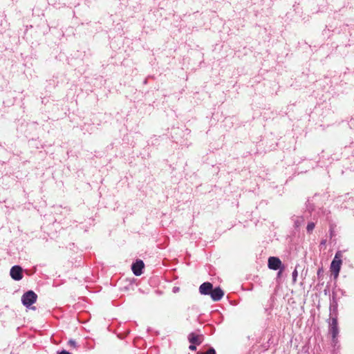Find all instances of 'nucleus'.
Listing matches in <instances>:
<instances>
[{
    "label": "nucleus",
    "instance_id": "f257e3e1",
    "mask_svg": "<svg viewBox=\"0 0 354 354\" xmlns=\"http://www.w3.org/2000/svg\"><path fill=\"white\" fill-rule=\"evenodd\" d=\"M342 254L341 252L338 251L336 252L333 260L330 263V271L332 274H333L334 278L336 279L338 276L341 269V265L342 263V261L341 259Z\"/></svg>",
    "mask_w": 354,
    "mask_h": 354
},
{
    "label": "nucleus",
    "instance_id": "f03ea898",
    "mask_svg": "<svg viewBox=\"0 0 354 354\" xmlns=\"http://www.w3.org/2000/svg\"><path fill=\"white\" fill-rule=\"evenodd\" d=\"M329 332L332 336V344L335 346L338 343L339 328L337 317H332L329 322Z\"/></svg>",
    "mask_w": 354,
    "mask_h": 354
},
{
    "label": "nucleus",
    "instance_id": "7ed1b4c3",
    "mask_svg": "<svg viewBox=\"0 0 354 354\" xmlns=\"http://www.w3.org/2000/svg\"><path fill=\"white\" fill-rule=\"evenodd\" d=\"M37 299V294L32 290H28L22 295L21 302L26 308H30L36 302Z\"/></svg>",
    "mask_w": 354,
    "mask_h": 354
},
{
    "label": "nucleus",
    "instance_id": "20e7f679",
    "mask_svg": "<svg viewBox=\"0 0 354 354\" xmlns=\"http://www.w3.org/2000/svg\"><path fill=\"white\" fill-rule=\"evenodd\" d=\"M11 277L15 281H19L23 278L22 268L19 266H14L10 272Z\"/></svg>",
    "mask_w": 354,
    "mask_h": 354
},
{
    "label": "nucleus",
    "instance_id": "39448f33",
    "mask_svg": "<svg viewBox=\"0 0 354 354\" xmlns=\"http://www.w3.org/2000/svg\"><path fill=\"white\" fill-rule=\"evenodd\" d=\"M282 266L281 261L275 257H270L268 259V268L273 270L280 269Z\"/></svg>",
    "mask_w": 354,
    "mask_h": 354
},
{
    "label": "nucleus",
    "instance_id": "423d86ee",
    "mask_svg": "<svg viewBox=\"0 0 354 354\" xmlns=\"http://www.w3.org/2000/svg\"><path fill=\"white\" fill-rule=\"evenodd\" d=\"M144 263L142 260H137L132 264L131 269L136 276H140L142 273Z\"/></svg>",
    "mask_w": 354,
    "mask_h": 354
},
{
    "label": "nucleus",
    "instance_id": "0eeeda50",
    "mask_svg": "<svg viewBox=\"0 0 354 354\" xmlns=\"http://www.w3.org/2000/svg\"><path fill=\"white\" fill-rule=\"evenodd\" d=\"M209 295L213 301H217L221 300L223 298V297L224 295V292L221 290V288L217 287V288H215L214 289H213V288L212 289V291H211Z\"/></svg>",
    "mask_w": 354,
    "mask_h": 354
},
{
    "label": "nucleus",
    "instance_id": "6e6552de",
    "mask_svg": "<svg viewBox=\"0 0 354 354\" xmlns=\"http://www.w3.org/2000/svg\"><path fill=\"white\" fill-rule=\"evenodd\" d=\"M212 288H213V286L211 283L205 282L200 286L199 292L201 295H209Z\"/></svg>",
    "mask_w": 354,
    "mask_h": 354
},
{
    "label": "nucleus",
    "instance_id": "1a4fd4ad",
    "mask_svg": "<svg viewBox=\"0 0 354 354\" xmlns=\"http://www.w3.org/2000/svg\"><path fill=\"white\" fill-rule=\"evenodd\" d=\"M188 339L190 343L199 345L203 339V336L202 335L191 333L188 336Z\"/></svg>",
    "mask_w": 354,
    "mask_h": 354
},
{
    "label": "nucleus",
    "instance_id": "9d476101",
    "mask_svg": "<svg viewBox=\"0 0 354 354\" xmlns=\"http://www.w3.org/2000/svg\"><path fill=\"white\" fill-rule=\"evenodd\" d=\"M315 226V225L314 223H313V222L309 223L306 227L307 232L309 233L311 232L314 230Z\"/></svg>",
    "mask_w": 354,
    "mask_h": 354
},
{
    "label": "nucleus",
    "instance_id": "9b49d317",
    "mask_svg": "<svg viewBox=\"0 0 354 354\" xmlns=\"http://www.w3.org/2000/svg\"><path fill=\"white\" fill-rule=\"evenodd\" d=\"M198 354H216L214 348H209L206 352H198Z\"/></svg>",
    "mask_w": 354,
    "mask_h": 354
},
{
    "label": "nucleus",
    "instance_id": "f8f14e48",
    "mask_svg": "<svg viewBox=\"0 0 354 354\" xmlns=\"http://www.w3.org/2000/svg\"><path fill=\"white\" fill-rule=\"evenodd\" d=\"M298 272L297 269H295V270L292 272V281L293 283H295L297 281Z\"/></svg>",
    "mask_w": 354,
    "mask_h": 354
},
{
    "label": "nucleus",
    "instance_id": "ddd939ff",
    "mask_svg": "<svg viewBox=\"0 0 354 354\" xmlns=\"http://www.w3.org/2000/svg\"><path fill=\"white\" fill-rule=\"evenodd\" d=\"M68 344L71 345V346H73V347L76 346V342H75V341H74L73 339H70L69 340Z\"/></svg>",
    "mask_w": 354,
    "mask_h": 354
},
{
    "label": "nucleus",
    "instance_id": "4468645a",
    "mask_svg": "<svg viewBox=\"0 0 354 354\" xmlns=\"http://www.w3.org/2000/svg\"><path fill=\"white\" fill-rule=\"evenodd\" d=\"M189 348L192 351H196V347L195 345H194L193 344H192L189 346Z\"/></svg>",
    "mask_w": 354,
    "mask_h": 354
},
{
    "label": "nucleus",
    "instance_id": "2eb2a0df",
    "mask_svg": "<svg viewBox=\"0 0 354 354\" xmlns=\"http://www.w3.org/2000/svg\"><path fill=\"white\" fill-rule=\"evenodd\" d=\"M57 354H71L69 352L64 350V351H62L61 352H57Z\"/></svg>",
    "mask_w": 354,
    "mask_h": 354
},
{
    "label": "nucleus",
    "instance_id": "dca6fc26",
    "mask_svg": "<svg viewBox=\"0 0 354 354\" xmlns=\"http://www.w3.org/2000/svg\"><path fill=\"white\" fill-rule=\"evenodd\" d=\"M178 290V288L174 287V292H176Z\"/></svg>",
    "mask_w": 354,
    "mask_h": 354
}]
</instances>
